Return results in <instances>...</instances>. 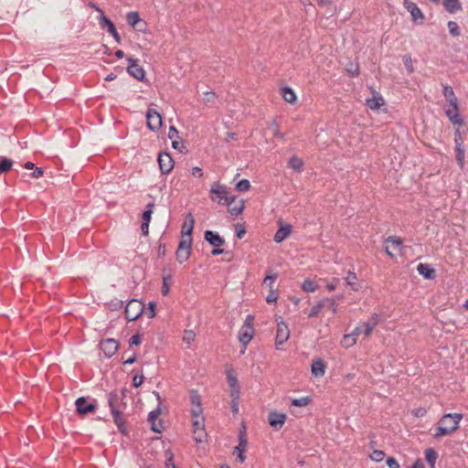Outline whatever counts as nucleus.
I'll return each instance as SVG.
<instances>
[{"label":"nucleus","mask_w":468,"mask_h":468,"mask_svg":"<svg viewBox=\"0 0 468 468\" xmlns=\"http://www.w3.org/2000/svg\"><path fill=\"white\" fill-rule=\"evenodd\" d=\"M463 419L461 413H447L444 414L438 422L435 429L434 437L436 439L452 433L459 428L460 421Z\"/></svg>","instance_id":"obj_1"},{"label":"nucleus","mask_w":468,"mask_h":468,"mask_svg":"<svg viewBox=\"0 0 468 468\" xmlns=\"http://www.w3.org/2000/svg\"><path fill=\"white\" fill-rule=\"evenodd\" d=\"M286 418L285 413L271 411L269 414L268 420L273 429L280 430L284 425Z\"/></svg>","instance_id":"obj_19"},{"label":"nucleus","mask_w":468,"mask_h":468,"mask_svg":"<svg viewBox=\"0 0 468 468\" xmlns=\"http://www.w3.org/2000/svg\"><path fill=\"white\" fill-rule=\"evenodd\" d=\"M250 183L248 179H241L236 185V189L238 191H241V192L248 191L250 189Z\"/></svg>","instance_id":"obj_47"},{"label":"nucleus","mask_w":468,"mask_h":468,"mask_svg":"<svg viewBox=\"0 0 468 468\" xmlns=\"http://www.w3.org/2000/svg\"><path fill=\"white\" fill-rule=\"evenodd\" d=\"M154 207V204L153 202L147 204L146 209L144 211L143 216H142L143 222L150 223Z\"/></svg>","instance_id":"obj_42"},{"label":"nucleus","mask_w":468,"mask_h":468,"mask_svg":"<svg viewBox=\"0 0 468 468\" xmlns=\"http://www.w3.org/2000/svg\"><path fill=\"white\" fill-rule=\"evenodd\" d=\"M311 371L315 378H321L325 373V364L320 358L314 360L311 366Z\"/></svg>","instance_id":"obj_25"},{"label":"nucleus","mask_w":468,"mask_h":468,"mask_svg":"<svg viewBox=\"0 0 468 468\" xmlns=\"http://www.w3.org/2000/svg\"><path fill=\"white\" fill-rule=\"evenodd\" d=\"M278 278L277 273L268 274L263 280V283L268 285L270 288H271L272 283L276 281Z\"/></svg>","instance_id":"obj_52"},{"label":"nucleus","mask_w":468,"mask_h":468,"mask_svg":"<svg viewBox=\"0 0 468 468\" xmlns=\"http://www.w3.org/2000/svg\"><path fill=\"white\" fill-rule=\"evenodd\" d=\"M205 239L215 248H219L225 242L223 238L211 230L205 231Z\"/></svg>","instance_id":"obj_23"},{"label":"nucleus","mask_w":468,"mask_h":468,"mask_svg":"<svg viewBox=\"0 0 468 468\" xmlns=\"http://www.w3.org/2000/svg\"><path fill=\"white\" fill-rule=\"evenodd\" d=\"M195 338H196V334L194 331L185 330L184 335H183V341L186 344L190 345L191 343H193L195 341Z\"/></svg>","instance_id":"obj_46"},{"label":"nucleus","mask_w":468,"mask_h":468,"mask_svg":"<svg viewBox=\"0 0 468 468\" xmlns=\"http://www.w3.org/2000/svg\"><path fill=\"white\" fill-rule=\"evenodd\" d=\"M361 326H362V331H363V335H365V337L370 336V335L372 334V332L374 330V327L369 325L367 324V322L361 324Z\"/></svg>","instance_id":"obj_53"},{"label":"nucleus","mask_w":468,"mask_h":468,"mask_svg":"<svg viewBox=\"0 0 468 468\" xmlns=\"http://www.w3.org/2000/svg\"><path fill=\"white\" fill-rule=\"evenodd\" d=\"M356 344V337L351 333L346 334L341 340V346L345 348L351 347Z\"/></svg>","instance_id":"obj_35"},{"label":"nucleus","mask_w":468,"mask_h":468,"mask_svg":"<svg viewBox=\"0 0 468 468\" xmlns=\"http://www.w3.org/2000/svg\"><path fill=\"white\" fill-rule=\"evenodd\" d=\"M239 395L240 394H238L237 397H231V410L233 413H237L239 411Z\"/></svg>","instance_id":"obj_54"},{"label":"nucleus","mask_w":468,"mask_h":468,"mask_svg":"<svg viewBox=\"0 0 468 468\" xmlns=\"http://www.w3.org/2000/svg\"><path fill=\"white\" fill-rule=\"evenodd\" d=\"M252 323L253 316L251 314H249L246 317L245 322L239 330V340L245 347L250 342L254 335V328Z\"/></svg>","instance_id":"obj_2"},{"label":"nucleus","mask_w":468,"mask_h":468,"mask_svg":"<svg viewBox=\"0 0 468 468\" xmlns=\"http://www.w3.org/2000/svg\"><path fill=\"white\" fill-rule=\"evenodd\" d=\"M195 225V219L191 213H189L184 222L181 229V239H192V232Z\"/></svg>","instance_id":"obj_21"},{"label":"nucleus","mask_w":468,"mask_h":468,"mask_svg":"<svg viewBox=\"0 0 468 468\" xmlns=\"http://www.w3.org/2000/svg\"><path fill=\"white\" fill-rule=\"evenodd\" d=\"M144 305L138 300H131L125 306V317L129 321H134L138 319L143 312Z\"/></svg>","instance_id":"obj_3"},{"label":"nucleus","mask_w":468,"mask_h":468,"mask_svg":"<svg viewBox=\"0 0 468 468\" xmlns=\"http://www.w3.org/2000/svg\"><path fill=\"white\" fill-rule=\"evenodd\" d=\"M13 161L6 157H0V175L12 168Z\"/></svg>","instance_id":"obj_40"},{"label":"nucleus","mask_w":468,"mask_h":468,"mask_svg":"<svg viewBox=\"0 0 468 468\" xmlns=\"http://www.w3.org/2000/svg\"><path fill=\"white\" fill-rule=\"evenodd\" d=\"M277 321V331H276V336H275V345L277 348H279V346L284 344L290 337V330L288 328V325L284 323V321L280 316Z\"/></svg>","instance_id":"obj_5"},{"label":"nucleus","mask_w":468,"mask_h":468,"mask_svg":"<svg viewBox=\"0 0 468 468\" xmlns=\"http://www.w3.org/2000/svg\"><path fill=\"white\" fill-rule=\"evenodd\" d=\"M292 227L290 225L281 227L274 235V241L276 243L282 242L290 235Z\"/></svg>","instance_id":"obj_27"},{"label":"nucleus","mask_w":468,"mask_h":468,"mask_svg":"<svg viewBox=\"0 0 468 468\" xmlns=\"http://www.w3.org/2000/svg\"><path fill=\"white\" fill-rule=\"evenodd\" d=\"M114 422L122 433H125V420L120 410L112 411Z\"/></svg>","instance_id":"obj_28"},{"label":"nucleus","mask_w":468,"mask_h":468,"mask_svg":"<svg viewBox=\"0 0 468 468\" xmlns=\"http://www.w3.org/2000/svg\"><path fill=\"white\" fill-rule=\"evenodd\" d=\"M168 137L171 140H176L178 137V132L175 126H170L168 131Z\"/></svg>","instance_id":"obj_60"},{"label":"nucleus","mask_w":468,"mask_h":468,"mask_svg":"<svg viewBox=\"0 0 468 468\" xmlns=\"http://www.w3.org/2000/svg\"><path fill=\"white\" fill-rule=\"evenodd\" d=\"M311 399L309 397H302L292 400V406L295 407H305L310 403Z\"/></svg>","instance_id":"obj_44"},{"label":"nucleus","mask_w":468,"mask_h":468,"mask_svg":"<svg viewBox=\"0 0 468 468\" xmlns=\"http://www.w3.org/2000/svg\"><path fill=\"white\" fill-rule=\"evenodd\" d=\"M75 405L76 410L80 416H84L88 413L94 412L96 410V405L93 403H89L84 397L77 399Z\"/></svg>","instance_id":"obj_13"},{"label":"nucleus","mask_w":468,"mask_h":468,"mask_svg":"<svg viewBox=\"0 0 468 468\" xmlns=\"http://www.w3.org/2000/svg\"><path fill=\"white\" fill-rule=\"evenodd\" d=\"M127 21L132 27H134L140 21L138 13L137 12H129L127 14Z\"/></svg>","instance_id":"obj_48"},{"label":"nucleus","mask_w":468,"mask_h":468,"mask_svg":"<svg viewBox=\"0 0 468 468\" xmlns=\"http://www.w3.org/2000/svg\"><path fill=\"white\" fill-rule=\"evenodd\" d=\"M403 5L410 13L412 20L415 23H418V24L423 23L424 16L422 14L421 10L418 7V5L415 3H413L410 0H404Z\"/></svg>","instance_id":"obj_12"},{"label":"nucleus","mask_w":468,"mask_h":468,"mask_svg":"<svg viewBox=\"0 0 468 468\" xmlns=\"http://www.w3.org/2000/svg\"><path fill=\"white\" fill-rule=\"evenodd\" d=\"M99 24L102 29L107 28L108 32L113 37L116 42H121V37L115 28V26L108 17L104 15L100 16Z\"/></svg>","instance_id":"obj_17"},{"label":"nucleus","mask_w":468,"mask_h":468,"mask_svg":"<svg viewBox=\"0 0 468 468\" xmlns=\"http://www.w3.org/2000/svg\"><path fill=\"white\" fill-rule=\"evenodd\" d=\"M193 432L205 431V420L203 416H193Z\"/></svg>","instance_id":"obj_36"},{"label":"nucleus","mask_w":468,"mask_h":468,"mask_svg":"<svg viewBox=\"0 0 468 468\" xmlns=\"http://www.w3.org/2000/svg\"><path fill=\"white\" fill-rule=\"evenodd\" d=\"M324 305H325V300H322L319 303H317L315 305H314L311 308V310L308 314V317H316L320 314L322 309L324 307Z\"/></svg>","instance_id":"obj_41"},{"label":"nucleus","mask_w":468,"mask_h":468,"mask_svg":"<svg viewBox=\"0 0 468 468\" xmlns=\"http://www.w3.org/2000/svg\"><path fill=\"white\" fill-rule=\"evenodd\" d=\"M192 175L194 176L201 177L203 176L202 169L200 167H198V166H195L192 169Z\"/></svg>","instance_id":"obj_64"},{"label":"nucleus","mask_w":468,"mask_h":468,"mask_svg":"<svg viewBox=\"0 0 468 468\" xmlns=\"http://www.w3.org/2000/svg\"><path fill=\"white\" fill-rule=\"evenodd\" d=\"M449 32L453 37H459L461 32L458 24L455 21L448 22Z\"/></svg>","instance_id":"obj_45"},{"label":"nucleus","mask_w":468,"mask_h":468,"mask_svg":"<svg viewBox=\"0 0 468 468\" xmlns=\"http://www.w3.org/2000/svg\"><path fill=\"white\" fill-rule=\"evenodd\" d=\"M417 271L424 278L432 279L434 277L435 271L428 264L420 263L417 267Z\"/></svg>","instance_id":"obj_31"},{"label":"nucleus","mask_w":468,"mask_h":468,"mask_svg":"<svg viewBox=\"0 0 468 468\" xmlns=\"http://www.w3.org/2000/svg\"><path fill=\"white\" fill-rule=\"evenodd\" d=\"M227 381L230 389V397H237L238 394H240L239 381L233 369L227 371Z\"/></svg>","instance_id":"obj_18"},{"label":"nucleus","mask_w":468,"mask_h":468,"mask_svg":"<svg viewBox=\"0 0 468 468\" xmlns=\"http://www.w3.org/2000/svg\"><path fill=\"white\" fill-rule=\"evenodd\" d=\"M158 164L162 174H168L174 168V160L168 153H160Z\"/></svg>","instance_id":"obj_14"},{"label":"nucleus","mask_w":468,"mask_h":468,"mask_svg":"<svg viewBox=\"0 0 468 468\" xmlns=\"http://www.w3.org/2000/svg\"><path fill=\"white\" fill-rule=\"evenodd\" d=\"M210 193L212 195H217L218 197V202L221 200H225L227 202L230 197H228L227 187L225 186H221L219 184L214 183L211 186Z\"/></svg>","instance_id":"obj_24"},{"label":"nucleus","mask_w":468,"mask_h":468,"mask_svg":"<svg viewBox=\"0 0 468 468\" xmlns=\"http://www.w3.org/2000/svg\"><path fill=\"white\" fill-rule=\"evenodd\" d=\"M278 299V294L276 292H274L273 290H271L269 294L267 295L266 297V302L271 303H275Z\"/></svg>","instance_id":"obj_58"},{"label":"nucleus","mask_w":468,"mask_h":468,"mask_svg":"<svg viewBox=\"0 0 468 468\" xmlns=\"http://www.w3.org/2000/svg\"><path fill=\"white\" fill-rule=\"evenodd\" d=\"M442 93L449 104L458 103V99L451 86L443 85Z\"/></svg>","instance_id":"obj_30"},{"label":"nucleus","mask_w":468,"mask_h":468,"mask_svg":"<svg viewBox=\"0 0 468 468\" xmlns=\"http://www.w3.org/2000/svg\"><path fill=\"white\" fill-rule=\"evenodd\" d=\"M385 457V453L383 451H380V450H375L371 455H370V459L374 462H381Z\"/></svg>","instance_id":"obj_49"},{"label":"nucleus","mask_w":468,"mask_h":468,"mask_svg":"<svg viewBox=\"0 0 468 468\" xmlns=\"http://www.w3.org/2000/svg\"><path fill=\"white\" fill-rule=\"evenodd\" d=\"M121 398L117 392H112L109 394L108 402L111 409V412L114 410H120Z\"/></svg>","instance_id":"obj_32"},{"label":"nucleus","mask_w":468,"mask_h":468,"mask_svg":"<svg viewBox=\"0 0 468 468\" xmlns=\"http://www.w3.org/2000/svg\"><path fill=\"white\" fill-rule=\"evenodd\" d=\"M346 283L352 288V290L356 291V284L357 281V277L355 272L349 271L347 276L346 277Z\"/></svg>","instance_id":"obj_43"},{"label":"nucleus","mask_w":468,"mask_h":468,"mask_svg":"<svg viewBox=\"0 0 468 468\" xmlns=\"http://www.w3.org/2000/svg\"><path fill=\"white\" fill-rule=\"evenodd\" d=\"M100 346L107 357H112L117 352L119 345L115 339L108 338L102 340Z\"/></svg>","instance_id":"obj_16"},{"label":"nucleus","mask_w":468,"mask_h":468,"mask_svg":"<svg viewBox=\"0 0 468 468\" xmlns=\"http://www.w3.org/2000/svg\"><path fill=\"white\" fill-rule=\"evenodd\" d=\"M154 394L156 397L159 404H161V397H160L159 393L157 391H154ZM160 415H161L160 405H158V407L154 410H152L148 415V421L152 424L151 428L154 432H157V433H160L163 430V423L161 421L156 423V420L158 419V417Z\"/></svg>","instance_id":"obj_6"},{"label":"nucleus","mask_w":468,"mask_h":468,"mask_svg":"<svg viewBox=\"0 0 468 468\" xmlns=\"http://www.w3.org/2000/svg\"><path fill=\"white\" fill-rule=\"evenodd\" d=\"M384 104L382 96L375 92L373 97L367 100V105L371 110H378Z\"/></svg>","instance_id":"obj_26"},{"label":"nucleus","mask_w":468,"mask_h":468,"mask_svg":"<svg viewBox=\"0 0 468 468\" xmlns=\"http://www.w3.org/2000/svg\"><path fill=\"white\" fill-rule=\"evenodd\" d=\"M454 143H455L456 161H457V164L460 166V168L463 169L464 166L465 153H464V149L463 147V140H462L459 130H457L455 132Z\"/></svg>","instance_id":"obj_11"},{"label":"nucleus","mask_w":468,"mask_h":468,"mask_svg":"<svg viewBox=\"0 0 468 468\" xmlns=\"http://www.w3.org/2000/svg\"><path fill=\"white\" fill-rule=\"evenodd\" d=\"M317 288H318V285L316 284V282L311 279L304 280V282L302 284V289L304 292H313L316 291Z\"/></svg>","instance_id":"obj_39"},{"label":"nucleus","mask_w":468,"mask_h":468,"mask_svg":"<svg viewBox=\"0 0 468 468\" xmlns=\"http://www.w3.org/2000/svg\"><path fill=\"white\" fill-rule=\"evenodd\" d=\"M226 203L229 207V212L232 216H239L244 209V201L242 199L237 201L235 197H230Z\"/></svg>","instance_id":"obj_20"},{"label":"nucleus","mask_w":468,"mask_h":468,"mask_svg":"<svg viewBox=\"0 0 468 468\" xmlns=\"http://www.w3.org/2000/svg\"><path fill=\"white\" fill-rule=\"evenodd\" d=\"M217 95L214 91H206L204 93L203 101L205 103H214L216 101Z\"/></svg>","instance_id":"obj_50"},{"label":"nucleus","mask_w":468,"mask_h":468,"mask_svg":"<svg viewBox=\"0 0 468 468\" xmlns=\"http://www.w3.org/2000/svg\"><path fill=\"white\" fill-rule=\"evenodd\" d=\"M282 95L283 100L288 103L293 104L296 101V95L294 91L289 87L282 88Z\"/></svg>","instance_id":"obj_33"},{"label":"nucleus","mask_w":468,"mask_h":468,"mask_svg":"<svg viewBox=\"0 0 468 468\" xmlns=\"http://www.w3.org/2000/svg\"><path fill=\"white\" fill-rule=\"evenodd\" d=\"M207 434L205 431H199L197 432H194V439L197 442H202L204 439L206 438Z\"/></svg>","instance_id":"obj_56"},{"label":"nucleus","mask_w":468,"mask_h":468,"mask_svg":"<svg viewBox=\"0 0 468 468\" xmlns=\"http://www.w3.org/2000/svg\"><path fill=\"white\" fill-rule=\"evenodd\" d=\"M44 175V171L41 167H36L34 168V171L31 174V176L33 178H39Z\"/></svg>","instance_id":"obj_62"},{"label":"nucleus","mask_w":468,"mask_h":468,"mask_svg":"<svg viewBox=\"0 0 468 468\" xmlns=\"http://www.w3.org/2000/svg\"><path fill=\"white\" fill-rule=\"evenodd\" d=\"M129 66L127 67L128 73L138 80H143L145 75L144 69L137 63V59L128 58Z\"/></svg>","instance_id":"obj_15"},{"label":"nucleus","mask_w":468,"mask_h":468,"mask_svg":"<svg viewBox=\"0 0 468 468\" xmlns=\"http://www.w3.org/2000/svg\"><path fill=\"white\" fill-rule=\"evenodd\" d=\"M425 458L431 468H434L438 453L433 449L429 448L425 451Z\"/></svg>","instance_id":"obj_34"},{"label":"nucleus","mask_w":468,"mask_h":468,"mask_svg":"<svg viewBox=\"0 0 468 468\" xmlns=\"http://www.w3.org/2000/svg\"><path fill=\"white\" fill-rule=\"evenodd\" d=\"M445 10L451 14L462 10V4L459 0H442Z\"/></svg>","instance_id":"obj_29"},{"label":"nucleus","mask_w":468,"mask_h":468,"mask_svg":"<svg viewBox=\"0 0 468 468\" xmlns=\"http://www.w3.org/2000/svg\"><path fill=\"white\" fill-rule=\"evenodd\" d=\"M248 440L246 430L243 428L239 433V444L234 448V453L238 454V460L240 463H243L246 460L244 452L247 450Z\"/></svg>","instance_id":"obj_7"},{"label":"nucleus","mask_w":468,"mask_h":468,"mask_svg":"<svg viewBox=\"0 0 468 468\" xmlns=\"http://www.w3.org/2000/svg\"><path fill=\"white\" fill-rule=\"evenodd\" d=\"M186 239H180L178 248L176 252V260L178 262L183 263L186 261L191 254L192 250V239L186 237Z\"/></svg>","instance_id":"obj_4"},{"label":"nucleus","mask_w":468,"mask_h":468,"mask_svg":"<svg viewBox=\"0 0 468 468\" xmlns=\"http://www.w3.org/2000/svg\"><path fill=\"white\" fill-rule=\"evenodd\" d=\"M172 283V276L170 274L163 276L161 292L163 295H167L170 291V285Z\"/></svg>","instance_id":"obj_38"},{"label":"nucleus","mask_w":468,"mask_h":468,"mask_svg":"<svg viewBox=\"0 0 468 468\" xmlns=\"http://www.w3.org/2000/svg\"><path fill=\"white\" fill-rule=\"evenodd\" d=\"M141 343V336L139 335H134L130 339L131 346H137Z\"/></svg>","instance_id":"obj_63"},{"label":"nucleus","mask_w":468,"mask_h":468,"mask_svg":"<svg viewBox=\"0 0 468 468\" xmlns=\"http://www.w3.org/2000/svg\"><path fill=\"white\" fill-rule=\"evenodd\" d=\"M379 323V315L378 314H373L369 320L367 321V324L369 325H371L372 327H376V325H378V324Z\"/></svg>","instance_id":"obj_55"},{"label":"nucleus","mask_w":468,"mask_h":468,"mask_svg":"<svg viewBox=\"0 0 468 468\" xmlns=\"http://www.w3.org/2000/svg\"><path fill=\"white\" fill-rule=\"evenodd\" d=\"M269 129L272 132L273 135L276 136V137H280V138H282L283 135L282 133H281L279 132V127H278V123L275 120H273L270 125H269Z\"/></svg>","instance_id":"obj_51"},{"label":"nucleus","mask_w":468,"mask_h":468,"mask_svg":"<svg viewBox=\"0 0 468 468\" xmlns=\"http://www.w3.org/2000/svg\"><path fill=\"white\" fill-rule=\"evenodd\" d=\"M444 112H445V114L447 115V117L449 118L450 122L453 125L461 126L463 124V120L459 112V104L458 103L449 104V106H446L444 108Z\"/></svg>","instance_id":"obj_8"},{"label":"nucleus","mask_w":468,"mask_h":468,"mask_svg":"<svg viewBox=\"0 0 468 468\" xmlns=\"http://www.w3.org/2000/svg\"><path fill=\"white\" fill-rule=\"evenodd\" d=\"M203 409L201 398L197 391L191 392V414L192 416H202Z\"/></svg>","instance_id":"obj_22"},{"label":"nucleus","mask_w":468,"mask_h":468,"mask_svg":"<svg viewBox=\"0 0 468 468\" xmlns=\"http://www.w3.org/2000/svg\"><path fill=\"white\" fill-rule=\"evenodd\" d=\"M401 247L402 240L399 238L388 237L385 240V250L392 258L401 251Z\"/></svg>","instance_id":"obj_9"},{"label":"nucleus","mask_w":468,"mask_h":468,"mask_svg":"<svg viewBox=\"0 0 468 468\" xmlns=\"http://www.w3.org/2000/svg\"><path fill=\"white\" fill-rule=\"evenodd\" d=\"M144 377L143 375H135L133 378V385L135 388L140 387L144 382Z\"/></svg>","instance_id":"obj_57"},{"label":"nucleus","mask_w":468,"mask_h":468,"mask_svg":"<svg viewBox=\"0 0 468 468\" xmlns=\"http://www.w3.org/2000/svg\"><path fill=\"white\" fill-rule=\"evenodd\" d=\"M146 123L150 130L157 131L162 125L161 114L154 109H148L146 112Z\"/></svg>","instance_id":"obj_10"},{"label":"nucleus","mask_w":468,"mask_h":468,"mask_svg":"<svg viewBox=\"0 0 468 468\" xmlns=\"http://www.w3.org/2000/svg\"><path fill=\"white\" fill-rule=\"evenodd\" d=\"M346 70L351 76H357L359 74L358 66L356 64H350Z\"/></svg>","instance_id":"obj_59"},{"label":"nucleus","mask_w":468,"mask_h":468,"mask_svg":"<svg viewBox=\"0 0 468 468\" xmlns=\"http://www.w3.org/2000/svg\"><path fill=\"white\" fill-rule=\"evenodd\" d=\"M289 165L293 170H295L297 172H301L303 170V162L298 156H292L289 160Z\"/></svg>","instance_id":"obj_37"},{"label":"nucleus","mask_w":468,"mask_h":468,"mask_svg":"<svg viewBox=\"0 0 468 468\" xmlns=\"http://www.w3.org/2000/svg\"><path fill=\"white\" fill-rule=\"evenodd\" d=\"M387 464L389 468H399L398 461L393 457H388L387 459Z\"/></svg>","instance_id":"obj_61"}]
</instances>
